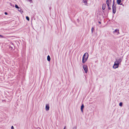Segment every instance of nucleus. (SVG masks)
Here are the masks:
<instances>
[{
  "label": "nucleus",
  "instance_id": "nucleus-1",
  "mask_svg": "<svg viewBox=\"0 0 129 129\" xmlns=\"http://www.w3.org/2000/svg\"><path fill=\"white\" fill-rule=\"evenodd\" d=\"M89 55L88 53H85L83 55V57L82 62L83 63H84L87 61Z\"/></svg>",
  "mask_w": 129,
  "mask_h": 129
},
{
  "label": "nucleus",
  "instance_id": "nucleus-2",
  "mask_svg": "<svg viewBox=\"0 0 129 129\" xmlns=\"http://www.w3.org/2000/svg\"><path fill=\"white\" fill-rule=\"evenodd\" d=\"M122 60V58H120L118 59H116L115 61V62L116 63L119 64Z\"/></svg>",
  "mask_w": 129,
  "mask_h": 129
},
{
  "label": "nucleus",
  "instance_id": "nucleus-3",
  "mask_svg": "<svg viewBox=\"0 0 129 129\" xmlns=\"http://www.w3.org/2000/svg\"><path fill=\"white\" fill-rule=\"evenodd\" d=\"M83 67L85 72L86 73H87L88 71V67L87 65H84L83 66Z\"/></svg>",
  "mask_w": 129,
  "mask_h": 129
},
{
  "label": "nucleus",
  "instance_id": "nucleus-4",
  "mask_svg": "<svg viewBox=\"0 0 129 129\" xmlns=\"http://www.w3.org/2000/svg\"><path fill=\"white\" fill-rule=\"evenodd\" d=\"M119 64L115 62H114V63L113 67V68L114 69H116L119 66Z\"/></svg>",
  "mask_w": 129,
  "mask_h": 129
},
{
  "label": "nucleus",
  "instance_id": "nucleus-5",
  "mask_svg": "<svg viewBox=\"0 0 129 129\" xmlns=\"http://www.w3.org/2000/svg\"><path fill=\"white\" fill-rule=\"evenodd\" d=\"M111 0H107L106 1L107 4L108 6H110L111 3Z\"/></svg>",
  "mask_w": 129,
  "mask_h": 129
},
{
  "label": "nucleus",
  "instance_id": "nucleus-6",
  "mask_svg": "<svg viewBox=\"0 0 129 129\" xmlns=\"http://www.w3.org/2000/svg\"><path fill=\"white\" fill-rule=\"evenodd\" d=\"M45 109L47 111H48L49 110V107L48 104H47L46 105Z\"/></svg>",
  "mask_w": 129,
  "mask_h": 129
},
{
  "label": "nucleus",
  "instance_id": "nucleus-7",
  "mask_svg": "<svg viewBox=\"0 0 129 129\" xmlns=\"http://www.w3.org/2000/svg\"><path fill=\"white\" fill-rule=\"evenodd\" d=\"M114 33H117V35H118V34H119V30L117 29H115L114 30Z\"/></svg>",
  "mask_w": 129,
  "mask_h": 129
},
{
  "label": "nucleus",
  "instance_id": "nucleus-8",
  "mask_svg": "<svg viewBox=\"0 0 129 129\" xmlns=\"http://www.w3.org/2000/svg\"><path fill=\"white\" fill-rule=\"evenodd\" d=\"M117 2L118 4L120 5H122V4H120V3L121 2V0H117Z\"/></svg>",
  "mask_w": 129,
  "mask_h": 129
},
{
  "label": "nucleus",
  "instance_id": "nucleus-9",
  "mask_svg": "<svg viewBox=\"0 0 129 129\" xmlns=\"http://www.w3.org/2000/svg\"><path fill=\"white\" fill-rule=\"evenodd\" d=\"M106 5L105 4H103L102 5V9L104 10L106 8Z\"/></svg>",
  "mask_w": 129,
  "mask_h": 129
},
{
  "label": "nucleus",
  "instance_id": "nucleus-10",
  "mask_svg": "<svg viewBox=\"0 0 129 129\" xmlns=\"http://www.w3.org/2000/svg\"><path fill=\"white\" fill-rule=\"evenodd\" d=\"M83 3L85 5H87V1L86 0H83Z\"/></svg>",
  "mask_w": 129,
  "mask_h": 129
},
{
  "label": "nucleus",
  "instance_id": "nucleus-11",
  "mask_svg": "<svg viewBox=\"0 0 129 129\" xmlns=\"http://www.w3.org/2000/svg\"><path fill=\"white\" fill-rule=\"evenodd\" d=\"M84 105L83 104H82L81 106V112H83V110L84 108Z\"/></svg>",
  "mask_w": 129,
  "mask_h": 129
},
{
  "label": "nucleus",
  "instance_id": "nucleus-12",
  "mask_svg": "<svg viewBox=\"0 0 129 129\" xmlns=\"http://www.w3.org/2000/svg\"><path fill=\"white\" fill-rule=\"evenodd\" d=\"M113 5L112 6V9H113V8H115V6H114V0H113Z\"/></svg>",
  "mask_w": 129,
  "mask_h": 129
},
{
  "label": "nucleus",
  "instance_id": "nucleus-13",
  "mask_svg": "<svg viewBox=\"0 0 129 129\" xmlns=\"http://www.w3.org/2000/svg\"><path fill=\"white\" fill-rule=\"evenodd\" d=\"M47 59L48 61H50V58L49 55H48L47 57Z\"/></svg>",
  "mask_w": 129,
  "mask_h": 129
},
{
  "label": "nucleus",
  "instance_id": "nucleus-14",
  "mask_svg": "<svg viewBox=\"0 0 129 129\" xmlns=\"http://www.w3.org/2000/svg\"><path fill=\"white\" fill-rule=\"evenodd\" d=\"M113 10V12L114 13H115L116 12V8H113L112 9Z\"/></svg>",
  "mask_w": 129,
  "mask_h": 129
},
{
  "label": "nucleus",
  "instance_id": "nucleus-15",
  "mask_svg": "<svg viewBox=\"0 0 129 129\" xmlns=\"http://www.w3.org/2000/svg\"><path fill=\"white\" fill-rule=\"evenodd\" d=\"M122 102H120L119 104V105L121 107L122 106Z\"/></svg>",
  "mask_w": 129,
  "mask_h": 129
},
{
  "label": "nucleus",
  "instance_id": "nucleus-16",
  "mask_svg": "<svg viewBox=\"0 0 129 129\" xmlns=\"http://www.w3.org/2000/svg\"><path fill=\"white\" fill-rule=\"evenodd\" d=\"M26 18L28 21H29V17H28L26 16Z\"/></svg>",
  "mask_w": 129,
  "mask_h": 129
},
{
  "label": "nucleus",
  "instance_id": "nucleus-17",
  "mask_svg": "<svg viewBox=\"0 0 129 129\" xmlns=\"http://www.w3.org/2000/svg\"><path fill=\"white\" fill-rule=\"evenodd\" d=\"M15 7L17 9H18L19 8V7L18 6L16 5H15Z\"/></svg>",
  "mask_w": 129,
  "mask_h": 129
},
{
  "label": "nucleus",
  "instance_id": "nucleus-18",
  "mask_svg": "<svg viewBox=\"0 0 129 129\" xmlns=\"http://www.w3.org/2000/svg\"><path fill=\"white\" fill-rule=\"evenodd\" d=\"M94 30V28L92 27V28H91V31H92V32L93 30Z\"/></svg>",
  "mask_w": 129,
  "mask_h": 129
},
{
  "label": "nucleus",
  "instance_id": "nucleus-19",
  "mask_svg": "<svg viewBox=\"0 0 129 129\" xmlns=\"http://www.w3.org/2000/svg\"><path fill=\"white\" fill-rule=\"evenodd\" d=\"M18 10L19 12H21V9H20V10L19 9Z\"/></svg>",
  "mask_w": 129,
  "mask_h": 129
},
{
  "label": "nucleus",
  "instance_id": "nucleus-20",
  "mask_svg": "<svg viewBox=\"0 0 129 129\" xmlns=\"http://www.w3.org/2000/svg\"><path fill=\"white\" fill-rule=\"evenodd\" d=\"M108 9L109 10H110L111 9V8H110V7H109V6H108Z\"/></svg>",
  "mask_w": 129,
  "mask_h": 129
},
{
  "label": "nucleus",
  "instance_id": "nucleus-21",
  "mask_svg": "<svg viewBox=\"0 0 129 129\" xmlns=\"http://www.w3.org/2000/svg\"><path fill=\"white\" fill-rule=\"evenodd\" d=\"M0 37L2 38H3V36L2 35H0Z\"/></svg>",
  "mask_w": 129,
  "mask_h": 129
},
{
  "label": "nucleus",
  "instance_id": "nucleus-22",
  "mask_svg": "<svg viewBox=\"0 0 129 129\" xmlns=\"http://www.w3.org/2000/svg\"><path fill=\"white\" fill-rule=\"evenodd\" d=\"M11 129H14V127L13 126H12L11 127Z\"/></svg>",
  "mask_w": 129,
  "mask_h": 129
},
{
  "label": "nucleus",
  "instance_id": "nucleus-23",
  "mask_svg": "<svg viewBox=\"0 0 129 129\" xmlns=\"http://www.w3.org/2000/svg\"><path fill=\"white\" fill-rule=\"evenodd\" d=\"M10 48L12 50L13 49L12 47H10Z\"/></svg>",
  "mask_w": 129,
  "mask_h": 129
},
{
  "label": "nucleus",
  "instance_id": "nucleus-24",
  "mask_svg": "<svg viewBox=\"0 0 129 129\" xmlns=\"http://www.w3.org/2000/svg\"><path fill=\"white\" fill-rule=\"evenodd\" d=\"M5 15H7V13L6 12H5Z\"/></svg>",
  "mask_w": 129,
  "mask_h": 129
},
{
  "label": "nucleus",
  "instance_id": "nucleus-25",
  "mask_svg": "<svg viewBox=\"0 0 129 129\" xmlns=\"http://www.w3.org/2000/svg\"><path fill=\"white\" fill-rule=\"evenodd\" d=\"M66 126H65L64 127V128H63V129H66Z\"/></svg>",
  "mask_w": 129,
  "mask_h": 129
},
{
  "label": "nucleus",
  "instance_id": "nucleus-26",
  "mask_svg": "<svg viewBox=\"0 0 129 129\" xmlns=\"http://www.w3.org/2000/svg\"><path fill=\"white\" fill-rule=\"evenodd\" d=\"M73 129H76V127H73Z\"/></svg>",
  "mask_w": 129,
  "mask_h": 129
},
{
  "label": "nucleus",
  "instance_id": "nucleus-27",
  "mask_svg": "<svg viewBox=\"0 0 129 129\" xmlns=\"http://www.w3.org/2000/svg\"><path fill=\"white\" fill-rule=\"evenodd\" d=\"M99 23H101L100 22H99Z\"/></svg>",
  "mask_w": 129,
  "mask_h": 129
},
{
  "label": "nucleus",
  "instance_id": "nucleus-28",
  "mask_svg": "<svg viewBox=\"0 0 129 129\" xmlns=\"http://www.w3.org/2000/svg\"><path fill=\"white\" fill-rule=\"evenodd\" d=\"M123 0H122V1H123Z\"/></svg>",
  "mask_w": 129,
  "mask_h": 129
}]
</instances>
